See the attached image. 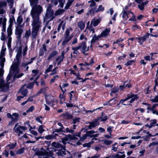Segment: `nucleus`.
Segmentation results:
<instances>
[{
  "instance_id": "f257e3e1",
  "label": "nucleus",
  "mask_w": 158,
  "mask_h": 158,
  "mask_svg": "<svg viewBox=\"0 0 158 158\" xmlns=\"http://www.w3.org/2000/svg\"><path fill=\"white\" fill-rule=\"evenodd\" d=\"M43 10L42 6L38 5L35 7L32 8L31 11V15L32 19L31 23L32 35L34 38L36 37L37 33L41 27L42 23L40 19L39 15Z\"/></svg>"
},
{
  "instance_id": "f03ea898",
  "label": "nucleus",
  "mask_w": 158,
  "mask_h": 158,
  "mask_svg": "<svg viewBox=\"0 0 158 158\" xmlns=\"http://www.w3.org/2000/svg\"><path fill=\"white\" fill-rule=\"evenodd\" d=\"M22 59V50L19 49L17 51L16 56V59L11 67V70L7 76L6 79L8 82L11 78L13 77L14 80L15 78H19L23 76V74L21 73L19 74V66Z\"/></svg>"
},
{
  "instance_id": "7ed1b4c3",
  "label": "nucleus",
  "mask_w": 158,
  "mask_h": 158,
  "mask_svg": "<svg viewBox=\"0 0 158 158\" xmlns=\"http://www.w3.org/2000/svg\"><path fill=\"white\" fill-rule=\"evenodd\" d=\"M46 149V150H45L43 148H41L37 152V155L40 156H45L46 158H50V157L52 158H55L53 156V152H55L58 156H60L62 155V153L60 150L55 149L53 148H50L49 149L47 148Z\"/></svg>"
},
{
  "instance_id": "20e7f679",
  "label": "nucleus",
  "mask_w": 158,
  "mask_h": 158,
  "mask_svg": "<svg viewBox=\"0 0 158 158\" xmlns=\"http://www.w3.org/2000/svg\"><path fill=\"white\" fill-rule=\"evenodd\" d=\"M138 97L136 95H134L132 94H130L127 95V97L125 99L121 100L118 105L120 103H122L123 105H127L129 104L130 103H132L135 100H137Z\"/></svg>"
},
{
  "instance_id": "39448f33",
  "label": "nucleus",
  "mask_w": 158,
  "mask_h": 158,
  "mask_svg": "<svg viewBox=\"0 0 158 158\" xmlns=\"http://www.w3.org/2000/svg\"><path fill=\"white\" fill-rule=\"evenodd\" d=\"M72 30V28L71 27H69L65 31L64 35V39L62 43L63 45L66 44L72 38V36L69 35L70 32Z\"/></svg>"
},
{
  "instance_id": "423d86ee",
  "label": "nucleus",
  "mask_w": 158,
  "mask_h": 158,
  "mask_svg": "<svg viewBox=\"0 0 158 158\" xmlns=\"http://www.w3.org/2000/svg\"><path fill=\"white\" fill-rule=\"evenodd\" d=\"M6 50V48L4 45H3L0 52V64L1 66L2 67H4V63L5 61V59L4 56H5Z\"/></svg>"
},
{
  "instance_id": "0eeeda50",
  "label": "nucleus",
  "mask_w": 158,
  "mask_h": 158,
  "mask_svg": "<svg viewBox=\"0 0 158 158\" xmlns=\"http://www.w3.org/2000/svg\"><path fill=\"white\" fill-rule=\"evenodd\" d=\"M46 103L48 105H55L57 103L56 99H54L52 97L47 95L45 97Z\"/></svg>"
},
{
  "instance_id": "6e6552de",
  "label": "nucleus",
  "mask_w": 158,
  "mask_h": 158,
  "mask_svg": "<svg viewBox=\"0 0 158 158\" xmlns=\"http://www.w3.org/2000/svg\"><path fill=\"white\" fill-rule=\"evenodd\" d=\"M77 138L74 135H68L62 139V143L65 144L67 143H69V141L71 140L76 139Z\"/></svg>"
},
{
  "instance_id": "1a4fd4ad",
  "label": "nucleus",
  "mask_w": 158,
  "mask_h": 158,
  "mask_svg": "<svg viewBox=\"0 0 158 158\" xmlns=\"http://www.w3.org/2000/svg\"><path fill=\"white\" fill-rule=\"evenodd\" d=\"M53 14L54 13L52 10H51L49 11L47 9V13L44 17V20L48 19L47 21L48 22L53 20L54 18Z\"/></svg>"
},
{
  "instance_id": "9d476101",
  "label": "nucleus",
  "mask_w": 158,
  "mask_h": 158,
  "mask_svg": "<svg viewBox=\"0 0 158 158\" xmlns=\"http://www.w3.org/2000/svg\"><path fill=\"white\" fill-rule=\"evenodd\" d=\"M32 77L30 78V80H34V82L36 83V80L39 77L40 74L37 70H33L32 71Z\"/></svg>"
},
{
  "instance_id": "9b49d317",
  "label": "nucleus",
  "mask_w": 158,
  "mask_h": 158,
  "mask_svg": "<svg viewBox=\"0 0 158 158\" xmlns=\"http://www.w3.org/2000/svg\"><path fill=\"white\" fill-rule=\"evenodd\" d=\"M8 118H10L12 122H16L18 120L19 117V115L17 113H13L11 115L10 113H8L7 114Z\"/></svg>"
},
{
  "instance_id": "f8f14e48",
  "label": "nucleus",
  "mask_w": 158,
  "mask_h": 158,
  "mask_svg": "<svg viewBox=\"0 0 158 158\" xmlns=\"http://www.w3.org/2000/svg\"><path fill=\"white\" fill-rule=\"evenodd\" d=\"M78 47L79 49L84 54H85V52L88 51L89 50L88 47H87L86 43L85 42H82Z\"/></svg>"
},
{
  "instance_id": "ddd939ff",
  "label": "nucleus",
  "mask_w": 158,
  "mask_h": 158,
  "mask_svg": "<svg viewBox=\"0 0 158 158\" xmlns=\"http://www.w3.org/2000/svg\"><path fill=\"white\" fill-rule=\"evenodd\" d=\"M8 83H4L3 78H0V88H2L4 91L8 89L9 85Z\"/></svg>"
},
{
  "instance_id": "4468645a",
  "label": "nucleus",
  "mask_w": 158,
  "mask_h": 158,
  "mask_svg": "<svg viewBox=\"0 0 158 158\" xmlns=\"http://www.w3.org/2000/svg\"><path fill=\"white\" fill-rule=\"evenodd\" d=\"M110 31V28L108 27L106 28L99 35L101 38H105L107 37Z\"/></svg>"
},
{
  "instance_id": "2eb2a0df",
  "label": "nucleus",
  "mask_w": 158,
  "mask_h": 158,
  "mask_svg": "<svg viewBox=\"0 0 158 158\" xmlns=\"http://www.w3.org/2000/svg\"><path fill=\"white\" fill-rule=\"evenodd\" d=\"M18 125L19 123H18L16 124L15 125L13 130L15 132L18 134L19 136L20 134H23V131L21 130V129L20 127V126H18Z\"/></svg>"
},
{
  "instance_id": "dca6fc26",
  "label": "nucleus",
  "mask_w": 158,
  "mask_h": 158,
  "mask_svg": "<svg viewBox=\"0 0 158 158\" xmlns=\"http://www.w3.org/2000/svg\"><path fill=\"white\" fill-rule=\"evenodd\" d=\"M131 13V11H127L125 10H123L122 14V18L124 20H127L129 17L130 13Z\"/></svg>"
},
{
  "instance_id": "f3484780",
  "label": "nucleus",
  "mask_w": 158,
  "mask_h": 158,
  "mask_svg": "<svg viewBox=\"0 0 158 158\" xmlns=\"http://www.w3.org/2000/svg\"><path fill=\"white\" fill-rule=\"evenodd\" d=\"M23 32V30L20 27H18L16 28L15 34L16 35H18L19 38H20L21 35Z\"/></svg>"
},
{
  "instance_id": "a211bd4d",
  "label": "nucleus",
  "mask_w": 158,
  "mask_h": 158,
  "mask_svg": "<svg viewBox=\"0 0 158 158\" xmlns=\"http://www.w3.org/2000/svg\"><path fill=\"white\" fill-rule=\"evenodd\" d=\"M150 35L151 36L156 37H157L158 36V35L157 34L154 35L153 33H151L150 34L149 33H147L144 35L143 37H142L143 40L145 41L148 38Z\"/></svg>"
},
{
  "instance_id": "6ab92c4d",
  "label": "nucleus",
  "mask_w": 158,
  "mask_h": 158,
  "mask_svg": "<svg viewBox=\"0 0 158 158\" xmlns=\"http://www.w3.org/2000/svg\"><path fill=\"white\" fill-rule=\"evenodd\" d=\"M26 85L23 86L19 90V93H21L24 96H26L27 93V90Z\"/></svg>"
},
{
  "instance_id": "aec40b11",
  "label": "nucleus",
  "mask_w": 158,
  "mask_h": 158,
  "mask_svg": "<svg viewBox=\"0 0 158 158\" xmlns=\"http://www.w3.org/2000/svg\"><path fill=\"white\" fill-rule=\"evenodd\" d=\"M99 123L98 120H95L93 122L90 123L89 127L90 129L92 127H94L96 126L99 125Z\"/></svg>"
},
{
  "instance_id": "412c9836",
  "label": "nucleus",
  "mask_w": 158,
  "mask_h": 158,
  "mask_svg": "<svg viewBox=\"0 0 158 158\" xmlns=\"http://www.w3.org/2000/svg\"><path fill=\"white\" fill-rule=\"evenodd\" d=\"M100 20L99 19H94L91 22V25H93L94 27L96 26L100 22Z\"/></svg>"
},
{
  "instance_id": "4be33fe9",
  "label": "nucleus",
  "mask_w": 158,
  "mask_h": 158,
  "mask_svg": "<svg viewBox=\"0 0 158 158\" xmlns=\"http://www.w3.org/2000/svg\"><path fill=\"white\" fill-rule=\"evenodd\" d=\"M59 87H60V89H61V90H62V91L63 92V94H60L59 96V98H60V100H61V103H62V102H61L62 101L65 100V97L64 95V93L66 91V89H63L62 88V87L60 85H59Z\"/></svg>"
},
{
  "instance_id": "5701e85b",
  "label": "nucleus",
  "mask_w": 158,
  "mask_h": 158,
  "mask_svg": "<svg viewBox=\"0 0 158 158\" xmlns=\"http://www.w3.org/2000/svg\"><path fill=\"white\" fill-rule=\"evenodd\" d=\"M24 125H27L28 127H30V128L29 129V131H30V132L33 135H37L38 134L37 132L33 130H31V129H32V127L30 126V125L29 124V123L26 122V123H24Z\"/></svg>"
},
{
  "instance_id": "b1692460",
  "label": "nucleus",
  "mask_w": 158,
  "mask_h": 158,
  "mask_svg": "<svg viewBox=\"0 0 158 158\" xmlns=\"http://www.w3.org/2000/svg\"><path fill=\"white\" fill-rule=\"evenodd\" d=\"M12 24L11 23H10L7 29V33L8 37H10V36L12 34Z\"/></svg>"
},
{
  "instance_id": "393cba45",
  "label": "nucleus",
  "mask_w": 158,
  "mask_h": 158,
  "mask_svg": "<svg viewBox=\"0 0 158 158\" xmlns=\"http://www.w3.org/2000/svg\"><path fill=\"white\" fill-rule=\"evenodd\" d=\"M100 38H101L99 36V35L97 36L96 35H94L91 40V45L92 44L94 43L96 41L98 40Z\"/></svg>"
},
{
  "instance_id": "a878e982",
  "label": "nucleus",
  "mask_w": 158,
  "mask_h": 158,
  "mask_svg": "<svg viewBox=\"0 0 158 158\" xmlns=\"http://www.w3.org/2000/svg\"><path fill=\"white\" fill-rule=\"evenodd\" d=\"M16 143H15V144H13L12 143H10L6 146V148L7 150L13 149L15 148L16 146Z\"/></svg>"
},
{
  "instance_id": "bb28decb",
  "label": "nucleus",
  "mask_w": 158,
  "mask_h": 158,
  "mask_svg": "<svg viewBox=\"0 0 158 158\" xmlns=\"http://www.w3.org/2000/svg\"><path fill=\"white\" fill-rule=\"evenodd\" d=\"M30 5L32 8L35 7L37 5H36L38 3V0H29Z\"/></svg>"
},
{
  "instance_id": "cd10ccee",
  "label": "nucleus",
  "mask_w": 158,
  "mask_h": 158,
  "mask_svg": "<svg viewBox=\"0 0 158 158\" xmlns=\"http://www.w3.org/2000/svg\"><path fill=\"white\" fill-rule=\"evenodd\" d=\"M117 102V101L115 99H113L110 100L109 102L106 104V105L111 106L116 104Z\"/></svg>"
},
{
  "instance_id": "c85d7f7f",
  "label": "nucleus",
  "mask_w": 158,
  "mask_h": 158,
  "mask_svg": "<svg viewBox=\"0 0 158 158\" xmlns=\"http://www.w3.org/2000/svg\"><path fill=\"white\" fill-rule=\"evenodd\" d=\"M69 102L71 103L72 102V98L75 96V92L74 91L70 92L69 94Z\"/></svg>"
},
{
  "instance_id": "c756f323",
  "label": "nucleus",
  "mask_w": 158,
  "mask_h": 158,
  "mask_svg": "<svg viewBox=\"0 0 158 158\" xmlns=\"http://www.w3.org/2000/svg\"><path fill=\"white\" fill-rule=\"evenodd\" d=\"M97 132H95L93 131H89L88 133V136H90L91 137H97L98 135V134H95L93 135L95 133Z\"/></svg>"
},
{
  "instance_id": "7c9ffc66",
  "label": "nucleus",
  "mask_w": 158,
  "mask_h": 158,
  "mask_svg": "<svg viewBox=\"0 0 158 158\" xmlns=\"http://www.w3.org/2000/svg\"><path fill=\"white\" fill-rule=\"evenodd\" d=\"M78 26L81 30H83L85 27V23L83 21H80L78 23Z\"/></svg>"
},
{
  "instance_id": "2f4dec72",
  "label": "nucleus",
  "mask_w": 158,
  "mask_h": 158,
  "mask_svg": "<svg viewBox=\"0 0 158 158\" xmlns=\"http://www.w3.org/2000/svg\"><path fill=\"white\" fill-rule=\"evenodd\" d=\"M103 142V143L107 145H110L113 143L112 140H110L107 139H104L101 141Z\"/></svg>"
},
{
  "instance_id": "473e14b6",
  "label": "nucleus",
  "mask_w": 158,
  "mask_h": 158,
  "mask_svg": "<svg viewBox=\"0 0 158 158\" xmlns=\"http://www.w3.org/2000/svg\"><path fill=\"white\" fill-rule=\"evenodd\" d=\"M52 146L57 148H60L62 147V145L56 142H53L52 143Z\"/></svg>"
},
{
  "instance_id": "72a5a7b5",
  "label": "nucleus",
  "mask_w": 158,
  "mask_h": 158,
  "mask_svg": "<svg viewBox=\"0 0 158 158\" xmlns=\"http://www.w3.org/2000/svg\"><path fill=\"white\" fill-rule=\"evenodd\" d=\"M64 57L59 56L56 60V63H57V65H59L60 63L63 61Z\"/></svg>"
},
{
  "instance_id": "f704fd0d",
  "label": "nucleus",
  "mask_w": 158,
  "mask_h": 158,
  "mask_svg": "<svg viewBox=\"0 0 158 158\" xmlns=\"http://www.w3.org/2000/svg\"><path fill=\"white\" fill-rule=\"evenodd\" d=\"M118 146V143L117 142L115 143L112 146V150L116 152L117 151Z\"/></svg>"
},
{
  "instance_id": "c9c22d12",
  "label": "nucleus",
  "mask_w": 158,
  "mask_h": 158,
  "mask_svg": "<svg viewBox=\"0 0 158 158\" xmlns=\"http://www.w3.org/2000/svg\"><path fill=\"white\" fill-rule=\"evenodd\" d=\"M44 127L43 125H40L39 127L38 131L39 133L41 134L45 131V130L44 129Z\"/></svg>"
},
{
  "instance_id": "e433bc0d",
  "label": "nucleus",
  "mask_w": 158,
  "mask_h": 158,
  "mask_svg": "<svg viewBox=\"0 0 158 158\" xmlns=\"http://www.w3.org/2000/svg\"><path fill=\"white\" fill-rule=\"evenodd\" d=\"M64 118L67 119H70L73 118L72 116L68 113H66L64 114Z\"/></svg>"
},
{
  "instance_id": "4c0bfd02",
  "label": "nucleus",
  "mask_w": 158,
  "mask_h": 158,
  "mask_svg": "<svg viewBox=\"0 0 158 158\" xmlns=\"http://www.w3.org/2000/svg\"><path fill=\"white\" fill-rule=\"evenodd\" d=\"M89 31V32L93 34L95 32V31L93 28L91 27H88L85 31V32Z\"/></svg>"
},
{
  "instance_id": "58836bf2",
  "label": "nucleus",
  "mask_w": 158,
  "mask_h": 158,
  "mask_svg": "<svg viewBox=\"0 0 158 158\" xmlns=\"http://www.w3.org/2000/svg\"><path fill=\"white\" fill-rule=\"evenodd\" d=\"M72 49L73 50V54H77L79 53L78 51V50L79 49L78 46L72 47Z\"/></svg>"
},
{
  "instance_id": "ea45409f",
  "label": "nucleus",
  "mask_w": 158,
  "mask_h": 158,
  "mask_svg": "<svg viewBox=\"0 0 158 158\" xmlns=\"http://www.w3.org/2000/svg\"><path fill=\"white\" fill-rule=\"evenodd\" d=\"M156 121L155 120H153L151 121L150 125H148V124H147L145 125L146 127H148L149 128H150L154 126L156 123Z\"/></svg>"
},
{
  "instance_id": "a19ab883",
  "label": "nucleus",
  "mask_w": 158,
  "mask_h": 158,
  "mask_svg": "<svg viewBox=\"0 0 158 158\" xmlns=\"http://www.w3.org/2000/svg\"><path fill=\"white\" fill-rule=\"evenodd\" d=\"M129 17H130L129 19V21H134L135 19V15H134L133 13L131 12V13H130Z\"/></svg>"
},
{
  "instance_id": "79ce46f5",
  "label": "nucleus",
  "mask_w": 158,
  "mask_h": 158,
  "mask_svg": "<svg viewBox=\"0 0 158 158\" xmlns=\"http://www.w3.org/2000/svg\"><path fill=\"white\" fill-rule=\"evenodd\" d=\"M57 52L56 51H54L51 53L48 56V60H49L52 57L55 56V55H57Z\"/></svg>"
},
{
  "instance_id": "37998d69",
  "label": "nucleus",
  "mask_w": 158,
  "mask_h": 158,
  "mask_svg": "<svg viewBox=\"0 0 158 158\" xmlns=\"http://www.w3.org/2000/svg\"><path fill=\"white\" fill-rule=\"evenodd\" d=\"M6 21V19L5 18H0V25L2 24L3 25H5Z\"/></svg>"
},
{
  "instance_id": "c03bdc74",
  "label": "nucleus",
  "mask_w": 158,
  "mask_h": 158,
  "mask_svg": "<svg viewBox=\"0 0 158 158\" xmlns=\"http://www.w3.org/2000/svg\"><path fill=\"white\" fill-rule=\"evenodd\" d=\"M64 11V10H63L59 9L56 12L55 15L56 16L62 14Z\"/></svg>"
},
{
  "instance_id": "a18cd8bd",
  "label": "nucleus",
  "mask_w": 158,
  "mask_h": 158,
  "mask_svg": "<svg viewBox=\"0 0 158 158\" xmlns=\"http://www.w3.org/2000/svg\"><path fill=\"white\" fill-rule=\"evenodd\" d=\"M23 21V19L22 16H19L17 19V22L18 23L19 25L20 24L22 23Z\"/></svg>"
},
{
  "instance_id": "49530a36",
  "label": "nucleus",
  "mask_w": 158,
  "mask_h": 158,
  "mask_svg": "<svg viewBox=\"0 0 158 158\" xmlns=\"http://www.w3.org/2000/svg\"><path fill=\"white\" fill-rule=\"evenodd\" d=\"M158 144V140H155L153 141L152 143H150L149 146L151 147L152 146L156 145Z\"/></svg>"
},
{
  "instance_id": "de8ad7c7",
  "label": "nucleus",
  "mask_w": 158,
  "mask_h": 158,
  "mask_svg": "<svg viewBox=\"0 0 158 158\" xmlns=\"http://www.w3.org/2000/svg\"><path fill=\"white\" fill-rule=\"evenodd\" d=\"M136 39L138 40V42L140 45L142 44L144 40H143L142 37H136Z\"/></svg>"
},
{
  "instance_id": "09e8293b",
  "label": "nucleus",
  "mask_w": 158,
  "mask_h": 158,
  "mask_svg": "<svg viewBox=\"0 0 158 158\" xmlns=\"http://www.w3.org/2000/svg\"><path fill=\"white\" fill-rule=\"evenodd\" d=\"M12 38L11 37H8V40L7 42V46L9 48L11 47V43Z\"/></svg>"
},
{
  "instance_id": "8fccbe9b",
  "label": "nucleus",
  "mask_w": 158,
  "mask_h": 158,
  "mask_svg": "<svg viewBox=\"0 0 158 158\" xmlns=\"http://www.w3.org/2000/svg\"><path fill=\"white\" fill-rule=\"evenodd\" d=\"M31 34V31L29 30L26 31L24 37L26 39L28 38Z\"/></svg>"
},
{
  "instance_id": "3c124183",
  "label": "nucleus",
  "mask_w": 158,
  "mask_h": 158,
  "mask_svg": "<svg viewBox=\"0 0 158 158\" xmlns=\"http://www.w3.org/2000/svg\"><path fill=\"white\" fill-rule=\"evenodd\" d=\"M104 10V7H103L102 5H100L97 9L96 12H98L100 11H102Z\"/></svg>"
},
{
  "instance_id": "603ef678",
  "label": "nucleus",
  "mask_w": 158,
  "mask_h": 158,
  "mask_svg": "<svg viewBox=\"0 0 158 158\" xmlns=\"http://www.w3.org/2000/svg\"><path fill=\"white\" fill-rule=\"evenodd\" d=\"M0 69V78H3V75L4 73V71L3 69V67H2Z\"/></svg>"
},
{
  "instance_id": "864d4df0",
  "label": "nucleus",
  "mask_w": 158,
  "mask_h": 158,
  "mask_svg": "<svg viewBox=\"0 0 158 158\" xmlns=\"http://www.w3.org/2000/svg\"><path fill=\"white\" fill-rule=\"evenodd\" d=\"M59 2V6L60 7H63L64 5V0H58Z\"/></svg>"
},
{
  "instance_id": "5fc2aeb1",
  "label": "nucleus",
  "mask_w": 158,
  "mask_h": 158,
  "mask_svg": "<svg viewBox=\"0 0 158 158\" xmlns=\"http://www.w3.org/2000/svg\"><path fill=\"white\" fill-rule=\"evenodd\" d=\"M72 0H69L68 1L67 3L66 4V6H65V9H68L69 7L70 6V5L73 2Z\"/></svg>"
},
{
  "instance_id": "6e6d98bb",
  "label": "nucleus",
  "mask_w": 158,
  "mask_h": 158,
  "mask_svg": "<svg viewBox=\"0 0 158 158\" xmlns=\"http://www.w3.org/2000/svg\"><path fill=\"white\" fill-rule=\"evenodd\" d=\"M131 85L130 84H127L125 85H124L123 86H120V89L121 90H123V88H129L131 87Z\"/></svg>"
},
{
  "instance_id": "4d7b16f0",
  "label": "nucleus",
  "mask_w": 158,
  "mask_h": 158,
  "mask_svg": "<svg viewBox=\"0 0 158 158\" xmlns=\"http://www.w3.org/2000/svg\"><path fill=\"white\" fill-rule=\"evenodd\" d=\"M113 128V127H109L107 128V131L109 132V133L110 135H112L111 133Z\"/></svg>"
},
{
  "instance_id": "13d9d810",
  "label": "nucleus",
  "mask_w": 158,
  "mask_h": 158,
  "mask_svg": "<svg viewBox=\"0 0 158 158\" xmlns=\"http://www.w3.org/2000/svg\"><path fill=\"white\" fill-rule=\"evenodd\" d=\"M94 63V61L93 59L92 58L90 60L89 63H88L86 62L85 63V64H84V65H92V64Z\"/></svg>"
},
{
  "instance_id": "bf43d9fd",
  "label": "nucleus",
  "mask_w": 158,
  "mask_h": 158,
  "mask_svg": "<svg viewBox=\"0 0 158 158\" xmlns=\"http://www.w3.org/2000/svg\"><path fill=\"white\" fill-rule=\"evenodd\" d=\"M80 39L81 40H85L86 41L87 38L83 34H82L80 35Z\"/></svg>"
},
{
  "instance_id": "052dcab7",
  "label": "nucleus",
  "mask_w": 158,
  "mask_h": 158,
  "mask_svg": "<svg viewBox=\"0 0 158 158\" xmlns=\"http://www.w3.org/2000/svg\"><path fill=\"white\" fill-rule=\"evenodd\" d=\"M77 38L76 37H74L70 44H75L77 43Z\"/></svg>"
},
{
  "instance_id": "680f3d73",
  "label": "nucleus",
  "mask_w": 158,
  "mask_h": 158,
  "mask_svg": "<svg viewBox=\"0 0 158 158\" xmlns=\"http://www.w3.org/2000/svg\"><path fill=\"white\" fill-rule=\"evenodd\" d=\"M156 106H158V104H155L152 106H148V109L152 110H153L156 107Z\"/></svg>"
},
{
  "instance_id": "e2e57ef3",
  "label": "nucleus",
  "mask_w": 158,
  "mask_h": 158,
  "mask_svg": "<svg viewBox=\"0 0 158 158\" xmlns=\"http://www.w3.org/2000/svg\"><path fill=\"white\" fill-rule=\"evenodd\" d=\"M53 68V66L52 65H50L49 66L48 68L46 70L45 72L47 73L50 71Z\"/></svg>"
},
{
  "instance_id": "0e129e2a",
  "label": "nucleus",
  "mask_w": 158,
  "mask_h": 158,
  "mask_svg": "<svg viewBox=\"0 0 158 158\" xmlns=\"http://www.w3.org/2000/svg\"><path fill=\"white\" fill-rule=\"evenodd\" d=\"M24 148H22L16 151V154H20L23 153L24 152Z\"/></svg>"
},
{
  "instance_id": "69168bd1",
  "label": "nucleus",
  "mask_w": 158,
  "mask_h": 158,
  "mask_svg": "<svg viewBox=\"0 0 158 158\" xmlns=\"http://www.w3.org/2000/svg\"><path fill=\"white\" fill-rule=\"evenodd\" d=\"M144 3L138 5V7L141 10H143L144 8Z\"/></svg>"
},
{
  "instance_id": "338daca9",
  "label": "nucleus",
  "mask_w": 158,
  "mask_h": 158,
  "mask_svg": "<svg viewBox=\"0 0 158 158\" xmlns=\"http://www.w3.org/2000/svg\"><path fill=\"white\" fill-rule=\"evenodd\" d=\"M115 157L117 158H124L125 157V155L124 154L122 155L118 154L116 155Z\"/></svg>"
},
{
  "instance_id": "774afa93",
  "label": "nucleus",
  "mask_w": 158,
  "mask_h": 158,
  "mask_svg": "<svg viewBox=\"0 0 158 158\" xmlns=\"http://www.w3.org/2000/svg\"><path fill=\"white\" fill-rule=\"evenodd\" d=\"M151 101L154 102H158V96H156L154 98L151 99Z\"/></svg>"
}]
</instances>
